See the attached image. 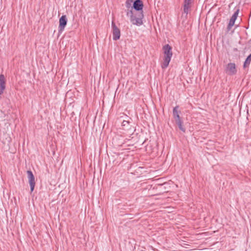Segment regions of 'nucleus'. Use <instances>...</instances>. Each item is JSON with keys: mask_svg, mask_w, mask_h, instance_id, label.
I'll list each match as a JSON object with an SVG mask.
<instances>
[{"mask_svg": "<svg viewBox=\"0 0 251 251\" xmlns=\"http://www.w3.org/2000/svg\"><path fill=\"white\" fill-rule=\"evenodd\" d=\"M133 9L127 8L126 15L130 16V22L133 25L140 26L143 24L142 19L144 18V14L142 12H134Z\"/></svg>", "mask_w": 251, "mask_h": 251, "instance_id": "f257e3e1", "label": "nucleus"}, {"mask_svg": "<svg viewBox=\"0 0 251 251\" xmlns=\"http://www.w3.org/2000/svg\"><path fill=\"white\" fill-rule=\"evenodd\" d=\"M5 79L3 75H0V95L3 93L5 89Z\"/></svg>", "mask_w": 251, "mask_h": 251, "instance_id": "9b49d317", "label": "nucleus"}, {"mask_svg": "<svg viewBox=\"0 0 251 251\" xmlns=\"http://www.w3.org/2000/svg\"><path fill=\"white\" fill-rule=\"evenodd\" d=\"M27 175L30 186V193H31L33 191L35 186V177L30 170L27 171Z\"/></svg>", "mask_w": 251, "mask_h": 251, "instance_id": "39448f33", "label": "nucleus"}, {"mask_svg": "<svg viewBox=\"0 0 251 251\" xmlns=\"http://www.w3.org/2000/svg\"><path fill=\"white\" fill-rule=\"evenodd\" d=\"M144 4L141 0H135L133 4V8L137 12H142L143 13V8Z\"/></svg>", "mask_w": 251, "mask_h": 251, "instance_id": "1a4fd4ad", "label": "nucleus"}, {"mask_svg": "<svg viewBox=\"0 0 251 251\" xmlns=\"http://www.w3.org/2000/svg\"><path fill=\"white\" fill-rule=\"evenodd\" d=\"M251 62V53L248 56L247 58L246 59L245 62L243 64V68L244 69L246 68H248L250 66V65Z\"/></svg>", "mask_w": 251, "mask_h": 251, "instance_id": "f8f14e48", "label": "nucleus"}, {"mask_svg": "<svg viewBox=\"0 0 251 251\" xmlns=\"http://www.w3.org/2000/svg\"><path fill=\"white\" fill-rule=\"evenodd\" d=\"M176 124L178 126V128L183 132H185L186 131L185 128L183 126V120L179 121L178 122L176 123Z\"/></svg>", "mask_w": 251, "mask_h": 251, "instance_id": "ddd939ff", "label": "nucleus"}, {"mask_svg": "<svg viewBox=\"0 0 251 251\" xmlns=\"http://www.w3.org/2000/svg\"><path fill=\"white\" fill-rule=\"evenodd\" d=\"M134 0H126V6L127 8H133V6H132V3L133 4Z\"/></svg>", "mask_w": 251, "mask_h": 251, "instance_id": "2eb2a0df", "label": "nucleus"}, {"mask_svg": "<svg viewBox=\"0 0 251 251\" xmlns=\"http://www.w3.org/2000/svg\"><path fill=\"white\" fill-rule=\"evenodd\" d=\"M163 50L164 59L161 64V67L162 69H165L168 66L173 55L172 48L169 44H166L163 47Z\"/></svg>", "mask_w": 251, "mask_h": 251, "instance_id": "f03ea898", "label": "nucleus"}, {"mask_svg": "<svg viewBox=\"0 0 251 251\" xmlns=\"http://www.w3.org/2000/svg\"><path fill=\"white\" fill-rule=\"evenodd\" d=\"M239 9L238 8L231 16L229 23L226 27V32L228 33L231 30L232 27L234 25L235 22L238 17Z\"/></svg>", "mask_w": 251, "mask_h": 251, "instance_id": "20e7f679", "label": "nucleus"}, {"mask_svg": "<svg viewBox=\"0 0 251 251\" xmlns=\"http://www.w3.org/2000/svg\"><path fill=\"white\" fill-rule=\"evenodd\" d=\"M67 18L66 15H62L59 20L58 32L61 33L67 24Z\"/></svg>", "mask_w": 251, "mask_h": 251, "instance_id": "6e6552de", "label": "nucleus"}, {"mask_svg": "<svg viewBox=\"0 0 251 251\" xmlns=\"http://www.w3.org/2000/svg\"><path fill=\"white\" fill-rule=\"evenodd\" d=\"M225 71L229 75H233L237 73L236 66L234 63H229L225 67Z\"/></svg>", "mask_w": 251, "mask_h": 251, "instance_id": "7ed1b4c3", "label": "nucleus"}, {"mask_svg": "<svg viewBox=\"0 0 251 251\" xmlns=\"http://www.w3.org/2000/svg\"><path fill=\"white\" fill-rule=\"evenodd\" d=\"M194 0H184L183 2V13L185 14V18H187L188 14L191 11Z\"/></svg>", "mask_w": 251, "mask_h": 251, "instance_id": "0eeeda50", "label": "nucleus"}, {"mask_svg": "<svg viewBox=\"0 0 251 251\" xmlns=\"http://www.w3.org/2000/svg\"><path fill=\"white\" fill-rule=\"evenodd\" d=\"M178 109L179 106L176 105L173 110V116L176 123L182 120V118L179 116V114L181 113V111L178 110Z\"/></svg>", "mask_w": 251, "mask_h": 251, "instance_id": "9d476101", "label": "nucleus"}, {"mask_svg": "<svg viewBox=\"0 0 251 251\" xmlns=\"http://www.w3.org/2000/svg\"><path fill=\"white\" fill-rule=\"evenodd\" d=\"M130 122L124 120L122 123V126L124 129H129L128 126H129Z\"/></svg>", "mask_w": 251, "mask_h": 251, "instance_id": "4468645a", "label": "nucleus"}, {"mask_svg": "<svg viewBox=\"0 0 251 251\" xmlns=\"http://www.w3.org/2000/svg\"><path fill=\"white\" fill-rule=\"evenodd\" d=\"M111 26L112 29L113 39V40L117 41L120 39L121 36L120 30L113 21L112 22Z\"/></svg>", "mask_w": 251, "mask_h": 251, "instance_id": "423d86ee", "label": "nucleus"}]
</instances>
